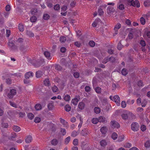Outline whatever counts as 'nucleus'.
Instances as JSON below:
<instances>
[{"instance_id":"1a4fd4ad","label":"nucleus","mask_w":150,"mask_h":150,"mask_svg":"<svg viewBox=\"0 0 150 150\" xmlns=\"http://www.w3.org/2000/svg\"><path fill=\"white\" fill-rule=\"evenodd\" d=\"M34 75L33 73L32 72L29 71L26 73L25 74V77L27 79H29L30 78H32Z\"/></svg>"},{"instance_id":"680f3d73","label":"nucleus","mask_w":150,"mask_h":150,"mask_svg":"<svg viewBox=\"0 0 150 150\" xmlns=\"http://www.w3.org/2000/svg\"><path fill=\"white\" fill-rule=\"evenodd\" d=\"M8 45L11 49L15 45L12 42H9Z\"/></svg>"},{"instance_id":"c85d7f7f","label":"nucleus","mask_w":150,"mask_h":150,"mask_svg":"<svg viewBox=\"0 0 150 150\" xmlns=\"http://www.w3.org/2000/svg\"><path fill=\"white\" fill-rule=\"evenodd\" d=\"M100 144L101 146H104L107 145V142L105 140H103L100 141Z\"/></svg>"},{"instance_id":"6ab92c4d","label":"nucleus","mask_w":150,"mask_h":150,"mask_svg":"<svg viewBox=\"0 0 150 150\" xmlns=\"http://www.w3.org/2000/svg\"><path fill=\"white\" fill-rule=\"evenodd\" d=\"M13 130L16 132H18L21 130L20 127L14 125L13 126Z\"/></svg>"},{"instance_id":"ddd939ff","label":"nucleus","mask_w":150,"mask_h":150,"mask_svg":"<svg viewBox=\"0 0 150 150\" xmlns=\"http://www.w3.org/2000/svg\"><path fill=\"white\" fill-rule=\"evenodd\" d=\"M44 54L45 57L48 59H51L50 52L47 51L44 52Z\"/></svg>"},{"instance_id":"5fc2aeb1","label":"nucleus","mask_w":150,"mask_h":150,"mask_svg":"<svg viewBox=\"0 0 150 150\" xmlns=\"http://www.w3.org/2000/svg\"><path fill=\"white\" fill-rule=\"evenodd\" d=\"M124 139V136H121L119 137L117 140V141L119 142H121Z\"/></svg>"},{"instance_id":"864d4df0","label":"nucleus","mask_w":150,"mask_h":150,"mask_svg":"<svg viewBox=\"0 0 150 150\" xmlns=\"http://www.w3.org/2000/svg\"><path fill=\"white\" fill-rule=\"evenodd\" d=\"M52 89L53 91L54 92H55L58 90V88L55 86L52 87Z\"/></svg>"},{"instance_id":"a18cd8bd","label":"nucleus","mask_w":150,"mask_h":150,"mask_svg":"<svg viewBox=\"0 0 150 150\" xmlns=\"http://www.w3.org/2000/svg\"><path fill=\"white\" fill-rule=\"evenodd\" d=\"M20 50L22 52L24 53V52H25L26 51V48H25V47L23 46H21L20 49Z\"/></svg>"},{"instance_id":"6e6d98bb","label":"nucleus","mask_w":150,"mask_h":150,"mask_svg":"<svg viewBox=\"0 0 150 150\" xmlns=\"http://www.w3.org/2000/svg\"><path fill=\"white\" fill-rule=\"evenodd\" d=\"M78 140L77 139H75L74 140L73 142V144L74 145H77L78 144Z\"/></svg>"},{"instance_id":"c03bdc74","label":"nucleus","mask_w":150,"mask_h":150,"mask_svg":"<svg viewBox=\"0 0 150 150\" xmlns=\"http://www.w3.org/2000/svg\"><path fill=\"white\" fill-rule=\"evenodd\" d=\"M40 121V118L38 117H35L34 119V122L36 123L39 122Z\"/></svg>"},{"instance_id":"cd10ccee","label":"nucleus","mask_w":150,"mask_h":150,"mask_svg":"<svg viewBox=\"0 0 150 150\" xmlns=\"http://www.w3.org/2000/svg\"><path fill=\"white\" fill-rule=\"evenodd\" d=\"M140 21L142 25H144L145 23V18L143 16L141 17L140 18Z\"/></svg>"},{"instance_id":"a211bd4d","label":"nucleus","mask_w":150,"mask_h":150,"mask_svg":"<svg viewBox=\"0 0 150 150\" xmlns=\"http://www.w3.org/2000/svg\"><path fill=\"white\" fill-rule=\"evenodd\" d=\"M107 129L105 127H103L101 128L100 130L102 133L105 134L107 132Z\"/></svg>"},{"instance_id":"dca6fc26","label":"nucleus","mask_w":150,"mask_h":150,"mask_svg":"<svg viewBox=\"0 0 150 150\" xmlns=\"http://www.w3.org/2000/svg\"><path fill=\"white\" fill-rule=\"evenodd\" d=\"M43 73L41 71H38L36 73V76L37 78H39L43 75Z\"/></svg>"},{"instance_id":"f257e3e1","label":"nucleus","mask_w":150,"mask_h":150,"mask_svg":"<svg viewBox=\"0 0 150 150\" xmlns=\"http://www.w3.org/2000/svg\"><path fill=\"white\" fill-rule=\"evenodd\" d=\"M133 1V0H128V4L134 7L137 6L138 8L140 6V3L138 0H135V1Z\"/></svg>"},{"instance_id":"774afa93","label":"nucleus","mask_w":150,"mask_h":150,"mask_svg":"<svg viewBox=\"0 0 150 150\" xmlns=\"http://www.w3.org/2000/svg\"><path fill=\"white\" fill-rule=\"evenodd\" d=\"M53 105L52 103H49L47 106L48 108L50 110H51L53 108Z\"/></svg>"},{"instance_id":"bf43d9fd","label":"nucleus","mask_w":150,"mask_h":150,"mask_svg":"<svg viewBox=\"0 0 150 150\" xmlns=\"http://www.w3.org/2000/svg\"><path fill=\"white\" fill-rule=\"evenodd\" d=\"M140 44L143 47L145 46L146 45L145 41L143 40H142L140 41Z\"/></svg>"},{"instance_id":"aec40b11","label":"nucleus","mask_w":150,"mask_h":150,"mask_svg":"<svg viewBox=\"0 0 150 150\" xmlns=\"http://www.w3.org/2000/svg\"><path fill=\"white\" fill-rule=\"evenodd\" d=\"M67 40L66 37L64 36H61L59 38V41L62 43L65 42Z\"/></svg>"},{"instance_id":"052dcab7","label":"nucleus","mask_w":150,"mask_h":150,"mask_svg":"<svg viewBox=\"0 0 150 150\" xmlns=\"http://www.w3.org/2000/svg\"><path fill=\"white\" fill-rule=\"evenodd\" d=\"M2 127V128H7L8 125L7 123L2 122L1 123Z\"/></svg>"},{"instance_id":"423d86ee","label":"nucleus","mask_w":150,"mask_h":150,"mask_svg":"<svg viewBox=\"0 0 150 150\" xmlns=\"http://www.w3.org/2000/svg\"><path fill=\"white\" fill-rule=\"evenodd\" d=\"M113 99L117 106L120 105V99L118 95L115 96L113 97Z\"/></svg>"},{"instance_id":"473e14b6","label":"nucleus","mask_w":150,"mask_h":150,"mask_svg":"<svg viewBox=\"0 0 150 150\" xmlns=\"http://www.w3.org/2000/svg\"><path fill=\"white\" fill-rule=\"evenodd\" d=\"M145 18L148 19L150 16V12H148L146 14H144L142 15Z\"/></svg>"},{"instance_id":"49530a36","label":"nucleus","mask_w":150,"mask_h":150,"mask_svg":"<svg viewBox=\"0 0 150 150\" xmlns=\"http://www.w3.org/2000/svg\"><path fill=\"white\" fill-rule=\"evenodd\" d=\"M144 146L148 148L150 146V141H147L144 144Z\"/></svg>"},{"instance_id":"5701e85b","label":"nucleus","mask_w":150,"mask_h":150,"mask_svg":"<svg viewBox=\"0 0 150 150\" xmlns=\"http://www.w3.org/2000/svg\"><path fill=\"white\" fill-rule=\"evenodd\" d=\"M64 109L66 111L69 112L71 110V107L69 105L67 104L65 106Z\"/></svg>"},{"instance_id":"a878e982","label":"nucleus","mask_w":150,"mask_h":150,"mask_svg":"<svg viewBox=\"0 0 150 150\" xmlns=\"http://www.w3.org/2000/svg\"><path fill=\"white\" fill-rule=\"evenodd\" d=\"M94 110L96 113L98 114L100 113V109L98 107H95L94 109Z\"/></svg>"},{"instance_id":"c756f323","label":"nucleus","mask_w":150,"mask_h":150,"mask_svg":"<svg viewBox=\"0 0 150 150\" xmlns=\"http://www.w3.org/2000/svg\"><path fill=\"white\" fill-rule=\"evenodd\" d=\"M18 28L19 30L21 32H23L24 30L23 26L22 24H19L18 26Z\"/></svg>"},{"instance_id":"0e129e2a","label":"nucleus","mask_w":150,"mask_h":150,"mask_svg":"<svg viewBox=\"0 0 150 150\" xmlns=\"http://www.w3.org/2000/svg\"><path fill=\"white\" fill-rule=\"evenodd\" d=\"M18 49V47L17 46L14 45L11 49V50L13 51H16Z\"/></svg>"},{"instance_id":"b1692460","label":"nucleus","mask_w":150,"mask_h":150,"mask_svg":"<svg viewBox=\"0 0 150 150\" xmlns=\"http://www.w3.org/2000/svg\"><path fill=\"white\" fill-rule=\"evenodd\" d=\"M121 24L119 23H117L115 26L114 30H117L121 28Z\"/></svg>"},{"instance_id":"8fccbe9b","label":"nucleus","mask_w":150,"mask_h":150,"mask_svg":"<svg viewBox=\"0 0 150 150\" xmlns=\"http://www.w3.org/2000/svg\"><path fill=\"white\" fill-rule=\"evenodd\" d=\"M77 134V132L75 131H74L72 133L71 136L73 137H75L76 136Z\"/></svg>"},{"instance_id":"58836bf2","label":"nucleus","mask_w":150,"mask_h":150,"mask_svg":"<svg viewBox=\"0 0 150 150\" xmlns=\"http://www.w3.org/2000/svg\"><path fill=\"white\" fill-rule=\"evenodd\" d=\"M107 11L108 13H110L113 11V8L111 6H109L107 9Z\"/></svg>"},{"instance_id":"39448f33","label":"nucleus","mask_w":150,"mask_h":150,"mask_svg":"<svg viewBox=\"0 0 150 150\" xmlns=\"http://www.w3.org/2000/svg\"><path fill=\"white\" fill-rule=\"evenodd\" d=\"M132 114V113L128 112L126 113L122 114L121 116L123 119L124 120H128L129 118V117L130 115Z\"/></svg>"},{"instance_id":"3c124183","label":"nucleus","mask_w":150,"mask_h":150,"mask_svg":"<svg viewBox=\"0 0 150 150\" xmlns=\"http://www.w3.org/2000/svg\"><path fill=\"white\" fill-rule=\"evenodd\" d=\"M144 4L145 6H149L150 5V1H145L144 2Z\"/></svg>"},{"instance_id":"f704fd0d","label":"nucleus","mask_w":150,"mask_h":150,"mask_svg":"<svg viewBox=\"0 0 150 150\" xmlns=\"http://www.w3.org/2000/svg\"><path fill=\"white\" fill-rule=\"evenodd\" d=\"M37 19V18L35 16H34L31 17L30 18V21L32 22H35Z\"/></svg>"},{"instance_id":"f8f14e48","label":"nucleus","mask_w":150,"mask_h":150,"mask_svg":"<svg viewBox=\"0 0 150 150\" xmlns=\"http://www.w3.org/2000/svg\"><path fill=\"white\" fill-rule=\"evenodd\" d=\"M17 136L16 133L14 132H13L11 133L9 139L10 140H14V139L17 137Z\"/></svg>"},{"instance_id":"a19ab883","label":"nucleus","mask_w":150,"mask_h":150,"mask_svg":"<svg viewBox=\"0 0 150 150\" xmlns=\"http://www.w3.org/2000/svg\"><path fill=\"white\" fill-rule=\"evenodd\" d=\"M54 8L55 10L58 11L59 10L60 8L59 5L58 4L54 6Z\"/></svg>"},{"instance_id":"7c9ffc66","label":"nucleus","mask_w":150,"mask_h":150,"mask_svg":"<svg viewBox=\"0 0 150 150\" xmlns=\"http://www.w3.org/2000/svg\"><path fill=\"white\" fill-rule=\"evenodd\" d=\"M111 137L114 140H115L117 137V135L116 133L114 132L112 134Z\"/></svg>"},{"instance_id":"bb28decb","label":"nucleus","mask_w":150,"mask_h":150,"mask_svg":"<svg viewBox=\"0 0 150 150\" xmlns=\"http://www.w3.org/2000/svg\"><path fill=\"white\" fill-rule=\"evenodd\" d=\"M92 123L94 124H96L99 122L98 119L96 118H93L91 120Z\"/></svg>"},{"instance_id":"f03ea898","label":"nucleus","mask_w":150,"mask_h":150,"mask_svg":"<svg viewBox=\"0 0 150 150\" xmlns=\"http://www.w3.org/2000/svg\"><path fill=\"white\" fill-rule=\"evenodd\" d=\"M131 129L134 132H136L138 130L139 125L136 122H133L131 125Z\"/></svg>"},{"instance_id":"72a5a7b5","label":"nucleus","mask_w":150,"mask_h":150,"mask_svg":"<svg viewBox=\"0 0 150 150\" xmlns=\"http://www.w3.org/2000/svg\"><path fill=\"white\" fill-rule=\"evenodd\" d=\"M64 99L66 101H69L70 99V96L68 95H65L64 97Z\"/></svg>"},{"instance_id":"4c0bfd02","label":"nucleus","mask_w":150,"mask_h":150,"mask_svg":"<svg viewBox=\"0 0 150 150\" xmlns=\"http://www.w3.org/2000/svg\"><path fill=\"white\" fill-rule=\"evenodd\" d=\"M28 117L30 120L33 119L34 117V115L33 114L31 113L28 114Z\"/></svg>"},{"instance_id":"79ce46f5","label":"nucleus","mask_w":150,"mask_h":150,"mask_svg":"<svg viewBox=\"0 0 150 150\" xmlns=\"http://www.w3.org/2000/svg\"><path fill=\"white\" fill-rule=\"evenodd\" d=\"M89 44L90 46L91 47H93L95 45V42L92 40L90 41L89 42Z\"/></svg>"},{"instance_id":"393cba45","label":"nucleus","mask_w":150,"mask_h":150,"mask_svg":"<svg viewBox=\"0 0 150 150\" xmlns=\"http://www.w3.org/2000/svg\"><path fill=\"white\" fill-rule=\"evenodd\" d=\"M58 140L56 139H54L52 140L51 141L52 144L54 146H55L58 144Z\"/></svg>"},{"instance_id":"412c9836","label":"nucleus","mask_w":150,"mask_h":150,"mask_svg":"<svg viewBox=\"0 0 150 150\" xmlns=\"http://www.w3.org/2000/svg\"><path fill=\"white\" fill-rule=\"evenodd\" d=\"M44 85L46 86H49L50 85V82L49 79H45L44 81Z\"/></svg>"},{"instance_id":"4468645a","label":"nucleus","mask_w":150,"mask_h":150,"mask_svg":"<svg viewBox=\"0 0 150 150\" xmlns=\"http://www.w3.org/2000/svg\"><path fill=\"white\" fill-rule=\"evenodd\" d=\"M85 107L84 103L82 102H80L78 105V107L80 110H83Z\"/></svg>"},{"instance_id":"37998d69","label":"nucleus","mask_w":150,"mask_h":150,"mask_svg":"<svg viewBox=\"0 0 150 150\" xmlns=\"http://www.w3.org/2000/svg\"><path fill=\"white\" fill-rule=\"evenodd\" d=\"M98 13H99V15L101 16L103 14L104 12L103 9L102 8H100L98 10Z\"/></svg>"},{"instance_id":"c9c22d12","label":"nucleus","mask_w":150,"mask_h":150,"mask_svg":"<svg viewBox=\"0 0 150 150\" xmlns=\"http://www.w3.org/2000/svg\"><path fill=\"white\" fill-rule=\"evenodd\" d=\"M70 140V137H68L67 138H66L65 140H64V143L66 144H68Z\"/></svg>"},{"instance_id":"13d9d810","label":"nucleus","mask_w":150,"mask_h":150,"mask_svg":"<svg viewBox=\"0 0 150 150\" xmlns=\"http://www.w3.org/2000/svg\"><path fill=\"white\" fill-rule=\"evenodd\" d=\"M55 69L58 71H60L62 69V67L59 65H57L55 67Z\"/></svg>"},{"instance_id":"2eb2a0df","label":"nucleus","mask_w":150,"mask_h":150,"mask_svg":"<svg viewBox=\"0 0 150 150\" xmlns=\"http://www.w3.org/2000/svg\"><path fill=\"white\" fill-rule=\"evenodd\" d=\"M60 120L61 123L64 125V126L67 127L68 126V122L65 121L64 120L61 118H60Z\"/></svg>"},{"instance_id":"69168bd1","label":"nucleus","mask_w":150,"mask_h":150,"mask_svg":"<svg viewBox=\"0 0 150 150\" xmlns=\"http://www.w3.org/2000/svg\"><path fill=\"white\" fill-rule=\"evenodd\" d=\"M121 105L122 108H125L126 106V102L125 101H122L121 103Z\"/></svg>"},{"instance_id":"6e6552de","label":"nucleus","mask_w":150,"mask_h":150,"mask_svg":"<svg viewBox=\"0 0 150 150\" xmlns=\"http://www.w3.org/2000/svg\"><path fill=\"white\" fill-rule=\"evenodd\" d=\"M90 131L88 129H83L81 132V134L82 136L86 137L87 135L89 134Z\"/></svg>"},{"instance_id":"9d476101","label":"nucleus","mask_w":150,"mask_h":150,"mask_svg":"<svg viewBox=\"0 0 150 150\" xmlns=\"http://www.w3.org/2000/svg\"><path fill=\"white\" fill-rule=\"evenodd\" d=\"M117 7L121 10H123L125 9L124 5L121 4V0H120L119 2L117 4Z\"/></svg>"},{"instance_id":"7ed1b4c3","label":"nucleus","mask_w":150,"mask_h":150,"mask_svg":"<svg viewBox=\"0 0 150 150\" xmlns=\"http://www.w3.org/2000/svg\"><path fill=\"white\" fill-rule=\"evenodd\" d=\"M16 94V91L15 89H13L10 90V92L7 95V96L9 98H12L13 96Z\"/></svg>"},{"instance_id":"e2e57ef3","label":"nucleus","mask_w":150,"mask_h":150,"mask_svg":"<svg viewBox=\"0 0 150 150\" xmlns=\"http://www.w3.org/2000/svg\"><path fill=\"white\" fill-rule=\"evenodd\" d=\"M25 115V113L24 112H20L19 114V115L20 117H24Z\"/></svg>"},{"instance_id":"9b49d317","label":"nucleus","mask_w":150,"mask_h":150,"mask_svg":"<svg viewBox=\"0 0 150 150\" xmlns=\"http://www.w3.org/2000/svg\"><path fill=\"white\" fill-rule=\"evenodd\" d=\"M99 122H102L105 123L107 122V120L103 116H100L98 118Z\"/></svg>"},{"instance_id":"09e8293b","label":"nucleus","mask_w":150,"mask_h":150,"mask_svg":"<svg viewBox=\"0 0 150 150\" xmlns=\"http://www.w3.org/2000/svg\"><path fill=\"white\" fill-rule=\"evenodd\" d=\"M50 17L49 15L47 14H45L43 16V18L45 20H47L49 19Z\"/></svg>"},{"instance_id":"de8ad7c7","label":"nucleus","mask_w":150,"mask_h":150,"mask_svg":"<svg viewBox=\"0 0 150 150\" xmlns=\"http://www.w3.org/2000/svg\"><path fill=\"white\" fill-rule=\"evenodd\" d=\"M140 129L142 131L144 132L146 130V127L145 125H142L141 126Z\"/></svg>"},{"instance_id":"ea45409f","label":"nucleus","mask_w":150,"mask_h":150,"mask_svg":"<svg viewBox=\"0 0 150 150\" xmlns=\"http://www.w3.org/2000/svg\"><path fill=\"white\" fill-rule=\"evenodd\" d=\"M147 103V101L145 100H142V103L141 105L142 107H145Z\"/></svg>"},{"instance_id":"338daca9","label":"nucleus","mask_w":150,"mask_h":150,"mask_svg":"<svg viewBox=\"0 0 150 150\" xmlns=\"http://www.w3.org/2000/svg\"><path fill=\"white\" fill-rule=\"evenodd\" d=\"M138 85L139 87H142L144 86L143 83L141 81H139L138 82Z\"/></svg>"},{"instance_id":"4be33fe9","label":"nucleus","mask_w":150,"mask_h":150,"mask_svg":"<svg viewBox=\"0 0 150 150\" xmlns=\"http://www.w3.org/2000/svg\"><path fill=\"white\" fill-rule=\"evenodd\" d=\"M35 107V109L37 110H40L42 109V106L40 104H36Z\"/></svg>"},{"instance_id":"20e7f679","label":"nucleus","mask_w":150,"mask_h":150,"mask_svg":"<svg viewBox=\"0 0 150 150\" xmlns=\"http://www.w3.org/2000/svg\"><path fill=\"white\" fill-rule=\"evenodd\" d=\"M80 99V97L79 96H76V97L72 99L71 103L74 105H76Z\"/></svg>"},{"instance_id":"e433bc0d","label":"nucleus","mask_w":150,"mask_h":150,"mask_svg":"<svg viewBox=\"0 0 150 150\" xmlns=\"http://www.w3.org/2000/svg\"><path fill=\"white\" fill-rule=\"evenodd\" d=\"M122 74L123 75H126L127 74V70L125 69H123L122 70Z\"/></svg>"},{"instance_id":"4d7b16f0","label":"nucleus","mask_w":150,"mask_h":150,"mask_svg":"<svg viewBox=\"0 0 150 150\" xmlns=\"http://www.w3.org/2000/svg\"><path fill=\"white\" fill-rule=\"evenodd\" d=\"M6 82L8 84H10L11 83L12 80L10 78H7L6 79Z\"/></svg>"},{"instance_id":"f3484780","label":"nucleus","mask_w":150,"mask_h":150,"mask_svg":"<svg viewBox=\"0 0 150 150\" xmlns=\"http://www.w3.org/2000/svg\"><path fill=\"white\" fill-rule=\"evenodd\" d=\"M32 137L31 136H28L25 139V141L26 143H29L32 141Z\"/></svg>"},{"instance_id":"603ef678","label":"nucleus","mask_w":150,"mask_h":150,"mask_svg":"<svg viewBox=\"0 0 150 150\" xmlns=\"http://www.w3.org/2000/svg\"><path fill=\"white\" fill-rule=\"evenodd\" d=\"M122 45L121 42H119L118 43V45L117 47V49L119 50H120L122 49Z\"/></svg>"},{"instance_id":"2f4dec72","label":"nucleus","mask_w":150,"mask_h":150,"mask_svg":"<svg viewBox=\"0 0 150 150\" xmlns=\"http://www.w3.org/2000/svg\"><path fill=\"white\" fill-rule=\"evenodd\" d=\"M26 34L29 37H32L34 36V34L31 31H27L26 32Z\"/></svg>"},{"instance_id":"0eeeda50","label":"nucleus","mask_w":150,"mask_h":150,"mask_svg":"<svg viewBox=\"0 0 150 150\" xmlns=\"http://www.w3.org/2000/svg\"><path fill=\"white\" fill-rule=\"evenodd\" d=\"M110 123L112 127L118 128L120 127L119 124L115 121H111Z\"/></svg>"}]
</instances>
